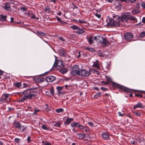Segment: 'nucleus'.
Listing matches in <instances>:
<instances>
[{
    "instance_id": "f257e3e1",
    "label": "nucleus",
    "mask_w": 145,
    "mask_h": 145,
    "mask_svg": "<svg viewBox=\"0 0 145 145\" xmlns=\"http://www.w3.org/2000/svg\"><path fill=\"white\" fill-rule=\"evenodd\" d=\"M23 97L19 98L20 102H23L26 100L27 99H33L37 95V93L34 91H32L30 89H27L23 92Z\"/></svg>"
},
{
    "instance_id": "f03ea898",
    "label": "nucleus",
    "mask_w": 145,
    "mask_h": 145,
    "mask_svg": "<svg viewBox=\"0 0 145 145\" xmlns=\"http://www.w3.org/2000/svg\"><path fill=\"white\" fill-rule=\"evenodd\" d=\"M113 18H108L109 22L107 24L108 26L118 27L120 26V20L119 17L117 15L113 16Z\"/></svg>"
},
{
    "instance_id": "7ed1b4c3",
    "label": "nucleus",
    "mask_w": 145,
    "mask_h": 145,
    "mask_svg": "<svg viewBox=\"0 0 145 145\" xmlns=\"http://www.w3.org/2000/svg\"><path fill=\"white\" fill-rule=\"evenodd\" d=\"M79 69V67L78 65H75L73 66L71 72L72 75L78 76L80 71Z\"/></svg>"
},
{
    "instance_id": "20e7f679",
    "label": "nucleus",
    "mask_w": 145,
    "mask_h": 145,
    "mask_svg": "<svg viewBox=\"0 0 145 145\" xmlns=\"http://www.w3.org/2000/svg\"><path fill=\"white\" fill-rule=\"evenodd\" d=\"M113 86L114 87L122 90L125 92L130 93L131 91V89H130L116 83L114 84H113Z\"/></svg>"
},
{
    "instance_id": "39448f33",
    "label": "nucleus",
    "mask_w": 145,
    "mask_h": 145,
    "mask_svg": "<svg viewBox=\"0 0 145 145\" xmlns=\"http://www.w3.org/2000/svg\"><path fill=\"white\" fill-rule=\"evenodd\" d=\"M90 74V71L86 70L80 69L78 76H81L82 77L88 76Z\"/></svg>"
},
{
    "instance_id": "423d86ee",
    "label": "nucleus",
    "mask_w": 145,
    "mask_h": 145,
    "mask_svg": "<svg viewBox=\"0 0 145 145\" xmlns=\"http://www.w3.org/2000/svg\"><path fill=\"white\" fill-rule=\"evenodd\" d=\"M124 37L126 40L130 41L133 38V36L132 33H126L124 34Z\"/></svg>"
},
{
    "instance_id": "0eeeda50",
    "label": "nucleus",
    "mask_w": 145,
    "mask_h": 145,
    "mask_svg": "<svg viewBox=\"0 0 145 145\" xmlns=\"http://www.w3.org/2000/svg\"><path fill=\"white\" fill-rule=\"evenodd\" d=\"M46 94L47 96L49 97H51L54 95V90L53 87L52 86L48 91L46 92Z\"/></svg>"
},
{
    "instance_id": "6e6552de",
    "label": "nucleus",
    "mask_w": 145,
    "mask_h": 145,
    "mask_svg": "<svg viewBox=\"0 0 145 145\" xmlns=\"http://www.w3.org/2000/svg\"><path fill=\"white\" fill-rule=\"evenodd\" d=\"M94 39L98 42L102 43L104 40V38L100 35L94 37Z\"/></svg>"
},
{
    "instance_id": "1a4fd4ad",
    "label": "nucleus",
    "mask_w": 145,
    "mask_h": 145,
    "mask_svg": "<svg viewBox=\"0 0 145 145\" xmlns=\"http://www.w3.org/2000/svg\"><path fill=\"white\" fill-rule=\"evenodd\" d=\"M78 126L80 129L82 130L84 132H89L90 131L87 126H84L81 125H79Z\"/></svg>"
},
{
    "instance_id": "9d476101",
    "label": "nucleus",
    "mask_w": 145,
    "mask_h": 145,
    "mask_svg": "<svg viewBox=\"0 0 145 145\" xmlns=\"http://www.w3.org/2000/svg\"><path fill=\"white\" fill-rule=\"evenodd\" d=\"M56 79V78L53 76H48L45 79V80L48 82H53Z\"/></svg>"
},
{
    "instance_id": "9b49d317",
    "label": "nucleus",
    "mask_w": 145,
    "mask_h": 145,
    "mask_svg": "<svg viewBox=\"0 0 145 145\" xmlns=\"http://www.w3.org/2000/svg\"><path fill=\"white\" fill-rule=\"evenodd\" d=\"M64 87L57 86L56 89L58 91L57 94L59 95L60 94H64L65 93L64 91H63L62 89Z\"/></svg>"
},
{
    "instance_id": "f8f14e48",
    "label": "nucleus",
    "mask_w": 145,
    "mask_h": 145,
    "mask_svg": "<svg viewBox=\"0 0 145 145\" xmlns=\"http://www.w3.org/2000/svg\"><path fill=\"white\" fill-rule=\"evenodd\" d=\"M101 135L103 138L105 140L108 139L109 137V134L107 132L103 133Z\"/></svg>"
},
{
    "instance_id": "ddd939ff",
    "label": "nucleus",
    "mask_w": 145,
    "mask_h": 145,
    "mask_svg": "<svg viewBox=\"0 0 145 145\" xmlns=\"http://www.w3.org/2000/svg\"><path fill=\"white\" fill-rule=\"evenodd\" d=\"M10 95V94H3L1 97L4 101L7 103V102L8 98H9Z\"/></svg>"
},
{
    "instance_id": "4468645a",
    "label": "nucleus",
    "mask_w": 145,
    "mask_h": 145,
    "mask_svg": "<svg viewBox=\"0 0 145 145\" xmlns=\"http://www.w3.org/2000/svg\"><path fill=\"white\" fill-rule=\"evenodd\" d=\"M52 124L51 125L55 127H61L60 123L59 122H56L55 121H51Z\"/></svg>"
},
{
    "instance_id": "2eb2a0df",
    "label": "nucleus",
    "mask_w": 145,
    "mask_h": 145,
    "mask_svg": "<svg viewBox=\"0 0 145 145\" xmlns=\"http://www.w3.org/2000/svg\"><path fill=\"white\" fill-rule=\"evenodd\" d=\"M129 19V16L126 15H123L121 16V20L123 22H126Z\"/></svg>"
},
{
    "instance_id": "dca6fc26",
    "label": "nucleus",
    "mask_w": 145,
    "mask_h": 145,
    "mask_svg": "<svg viewBox=\"0 0 145 145\" xmlns=\"http://www.w3.org/2000/svg\"><path fill=\"white\" fill-rule=\"evenodd\" d=\"M137 108H144V106L142 105V103H138L136 105H135L133 106V108L134 109Z\"/></svg>"
},
{
    "instance_id": "f3484780",
    "label": "nucleus",
    "mask_w": 145,
    "mask_h": 145,
    "mask_svg": "<svg viewBox=\"0 0 145 145\" xmlns=\"http://www.w3.org/2000/svg\"><path fill=\"white\" fill-rule=\"evenodd\" d=\"M63 66V62L61 61H58L57 62V64H54L53 67L56 68L57 66L61 67V66L62 67Z\"/></svg>"
},
{
    "instance_id": "a211bd4d",
    "label": "nucleus",
    "mask_w": 145,
    "mask_h": 145,
    "mask_svg": "<svg viewBox=\"0 0 145 145\" xmlns=\"http://www.w3.org/2000/svg\"><path fill=\"white\" fill-rule=\"evenodd\" d=\"M21 124L20 122V121H17L16 120L14 121V127L17 129L19 128V126Z\"/></svg>"
},
{
    "instance_id": "6ab92c4d",
    "label": "nucleus",
    "mask_w": 145,
    "mask_h": 145,
    "mask_svg": "<svg viewBox=\"0 0 145 145\" xmlns=\"http://www.w3.org/2000/svg\"><path fill=\"white\" fill-rule=\"evenodd\" d=\"M7 16L1 14L0 15V20L2 22H5L7 20Z\"/></svg>"
},
{
    "instance_id": "aec40b11",
    "label": "nucleus",
    "mask_w": 145,
    "mask_h": 145,
    "mask_svg": "<svg viewBox=\"0 0 145 145\" xmlns=\"http://www.w3.org/2000/svg\"><path fill=\"white\" fill-rule=\"evenodd\" d=\"M67 70H68L67 68H63L60 69L59 72L61 73L64 74L67 72Z\"/></svg>"
},
{
    "instance_id": "412c9836",
    "label": "nucleus",
    "mask_w": 145,
    "mask_h": 145,
    "mask_svg": "<svg viewBox=\"0 0 145 145\" xmlns=\"http://www.w3.org/2000/svg\"><path fill=\"white\" fill-rule=\"evenodd\" d=\"M13 85L14 86V87L18 88H20L22 86L21 82H18L14 83L13 84Z\"/></svg>"
},
{
    "instance_id": "4be33fe9",
    "label": "nucleus",
    "mask_w": 145,
    "mask_h": 145,
    "mask_svg": "<svg viewBox=\"0 0 145 145\" xmlns=\"http://www.w3.org/2000/svg\"><path fill=\"white\" fill-rule=\"evenodd\" d=\"M3 8L6 10H9L10 8V6L8 3H6L3 7Z\"/></svg>"
},
{
    "instance_id": "5701e85b",
    "label": "nucleus",
    "mask_w": 145,
    "mask_h": 145,
    "mask_svg": "<svg viewBox=\"0 0 145 145\" xmlns=\"http://www.w3.org/2000/svg\"><path fill=\"white\" fill-rule=\"evenodd\" d=\"M104 40L103 41V42H102V44H103V45L104 46H105L109 44V42L106 39H105L104 38Z\"/></svg>"
},
{
    "instance_id": "b1692460",
    "label": "nucleus",
    "mask_w": 145,
    "mask_h": 145,
    "mask_svg": "<svg viewBox=\"0 0 145 145\" xmlns=\"http://www.w3.org/2000/svg\"><path fill=\"white\" fill-rule=\"evenodd\" d=\"M78 137L80 139H82L85 137V135L84 133H79L78 134Z\"/></svg>"
},
{
    "instance_id": "393cba45",
    "label": "nucleus",
    "mask_w": 145,
    "mask_h": 145,
    "mask_svg": "<svg viewBox=\"0 0 145 145\" xmlns=\"http://www.w3.org/2000/svg\"><path fill=\"white\" fill-rule=\"evenodd\" d=\"M18 129H19L21 131H23L26 129V127L24 125H23L21 124L19 126V128Z\"/></svg>"
},
{
    "instance_id": "a878e982",
    "label": "nucleus",
    "mask_w": 145,
    "mask_h": 145,
    "mask_svg": "<svg viewBox=\"0 0 145 145\" xmlns=\"http://www.w3.org/2000/svg\"><path fill=\"white\" fill-rule=\"evenodd\" d=\"M88 42L91 45L92 43H93V37L92 36H90L89 37L88 39Z\"/></svg>"
},
{
    "instance_id": "bb28decb",
    "label": "nucleus",
    "mask_w": 145,
    "mask_h": 145,
    "mask_svg": "<svg viewBox=\"0 0 145 145\" xmlns=\"http://www.w3.org/2000/svg\"><path fill=\"white\" fill-rule=\"evenodd\" d=\"M73 120V118H68L66 121L65 123L67 125H68L71 123Z\"/></svg>"
},
{
    "instance_id": "cd10ccee",
    "label": "nucleus",
    "mask_w": 145,
    "mask_h": 145,
    "mask_svg": "<svg viewBox=\"0 0 145 145\" xmlns=\"http://www.w3.org/2000/svg\"><path fill=\"white\" fill-rule=\"evenodd\" d=\"M60 54L61 56H64L66 55L65 51L63 49L60 50Z\"/></svg>"
},
{
    "instance_id": "c85d7f7f",
    "label": "nucleus",
    "mask_w": 145,
    "mask_h": 145,
    "mask_svg": "<svg viewBox=\"0 0 145 145\" xmlns=\"http://www.w3.org/2000/svg\"><path fill=\"white\" fill-rule=\"evenodd\" d=\"M80 125L79 123L77 122H73L71 124L72 127H78V125Z\"/></svg>"
},
{
    "instance_id": "c756f323",
    "label": "nucleus",
    "mask_w": 145,
    "mask_h": 145,
    "mask_svg": "<svg viewBox=\"0 0 145 145\" xmlns=\"http://www.w3.org/2000/svg\"><path fill=\"white\" fill-rule=\"evenodd\" d=\"M129 19L133 21L135 23L137 21V19L134 17L132 16H130L129 17Z\"/></svg>"
},
{
    "instance_id": "7c9ffc66",
    "label": "nucleus",
    "mask_w": 145,
    "mask_h": 145,
    "mask_svg": "<svg viewBox=\"0 0 145 145\" xmlns=\"http://www.w3.org/2000/svg\"><path fill=\"white\" fill-rule=\"evenodd\" d=\"M37 33L38 35L42 36L45 37L46 36V34L43 32L37 31Z\"/></svg>"
},
{
    "instance_id": "2f4dec72",
    "label": "nucleus",
    "mask_w": 145,
    "mask_h": 145,
    "mask_svg": "<svg viewBox=\"0 0 145 145\" xmlns=\"http://www.w3.org/2000/svg\"><path fill=\"white\" fill-rule=\"evenodd\" d=\"M101 93L100 92L96 93L94 96V98H97L98 97H99L101 96Z\"/></svg>"
},
{
    "instance_id": "473e14b6",
    "label": "nucleus",
    "mask_w": 145,
    "mask_h": 145,
    "mask_svg": "<svg viewBox=\"0 0 145 145\" xmlns=\"http://www.w3.org/2000/svg\"><path fill=\"white\" fill-rule=\"evenodd\" d=\"M71 28L74 30H78L79 29V27L77 25H72L71 26Z\"/></svg>"
},
{
    "instance_id": "72a5a7b5",
    "label": "nucleus",
    "mask_w": 145,
    "mask_h": 145,
    "mask_svg": "<svg viewBox=\"0 0 145 145\" xmlns=\"http://www.w3.org/2000/svg\"><path fill=\"white\" fill-rule=\"evenodd\" d=\"M86 49L88 50H89L90 52H94L95 51V50L93 48L89 47H86Z\"/></svg>"
},
{
    "instance_id": "f704fd0d",
    "label": "nucleus",
    "mask_w": 145,
    "mask_h": 145,
    "mask_svg": "<svg viewBox=\"0 0 145 145\" xmlns=\"http://www.w3.org/2000/svg\"><path fill=\"white\" fill-rule=\"evenodd\" d=\"M93 66L98 69H99V66L98 63H94L93 65Z\"/></svg>"
},
{
    "instance_id": "c9c22d12",
    "label": "nucleus",
    "mask_w": 145,
    "mask_h": 145,
    "mask_svg": "<svg viewBox=\"0 0 145 145\" xmlns=\"http://www.w3.org/2000/svg\"><path fill=\"white\" fill-rule=\"evenodd\" d=\"M63 110V109L62 108L57 109L56 110V111L58 113H59L60 112H62Z\"/></svg>"
},
{
    "instance_id": "e433bc0d",
    "label": "nucleus",
    "mask_w": 145,
    "mask_h": 145,
    "mask_svg": "<svg viewBox=\"0 0 145 145\" xmlns=\"http://www.w3.org/2000/svg\"><path fill=\"white\" fill-rule=\"evenodd\" d=\"M84 31L82 29H80L79 28V29L78 30L77 33L79 34H82L84 32Z\"/></svg>"
},
{
    "instance_id": "4c0bfd02",
    "label": "nucleus",
    "mask_w": 145,
    "mask_h": 145,
    "mask_svg": "<svg viewBox=\"0 0 145 145\" xmlns=\"http://www.w3.org/2000/svg\"><path fill=\"white\" fill-rule=\"evenodd\" d=\"M98 55H99V56L101 57H104V56L103 54L101 53V50H99L98 51Z\"/></svg>"
},
{
    "instance_id": "58836bf2",
    "label": "nucleus",
    "mask_w": 145,
    "mask_h": 145,
    "mask_svg": "<svg viewBox=\"0 0 145 145\" xmlns=\"http://www.w3.org/2000/svg\"><path fill=\"white\" fill-rule=\"evenodd\" d=\"M139 36L140 37H142L145 36V32L143 31L140 34Z\"/></svg>"
},
{
    "instance_id": "ea45409f",
    "label": "nucleus",
    "mask_w": 145,
    "mask_h": 145,
    "mask_svg": "<svg viewBox=\"0 0 145 145\" xmlns=\"http://www.w3.org/2000/svg\"><path fill=\"white\" fill-rule=\"evenodd\" d=\"M43 145H51V144L48 141H43Z\"/></svg>"
},
{
    "instance_id": "a19ab883",
    "label": "nucleus",
    "mask_w": 145,
    "mask_h": 145,
    "mask_svg": "<svg viewBox=\"0 0 145 145\" xmlns=\"http://www.w3.org/2000/svg\"><path fill=\"white\" fill-rule=\"evenodd\" d=\"M29 16L32 18H35V14L34 13L30 14Z\"/></svg>"
},
{
    "instance_id": "79ce46f5",
    "label": "nucleus",
    "mask_w": 145,
    "mask_h": 145,
    "mask_svg": "<svg viewBox=\"0 0 145 145\" xmlns=\"http://www.w3.org/2000/svg\"><path fill=\"white\" fill-rule=\"evenodd\" d=\"M42 128L45 130H49V128L48 127H46L45 125H43L42 126Z\"/></svg>"
},
{
    "instance_id": "37998d69",
    "label": "nucleus",
    "mask_w": 145,
    "mask_h": 145,
    "mask_svg": "<svg viewBox=\"0 0 145 145\" xmlns=\"http://www.w3.org/2000/svg\"><path fill=\"white\" fill-rule=\"evenodd\" d=\"M40 110L37 109H35L34 110V111L33 113V114L35 115H37V113L38 112L40 111Z\"/></svg>"
},
{
    "instance_id": "c03bdc74",
    "label": "nucleus",
    "mask_w": 145,
    "mask_h": 145,
    "mask_svg": "<svg viewBox=\"0 0 145 145\" xmlns=\"http://www.w3.org/2000/svg\"><path fill=\"white\" fill-rule=\"evenodd\" d=\"M134 115L137 116H140L141 115V114L139 112H135L134 113Z\"/></svg>"
},
{
    "instance_id": "a18cd8bd",
    "label": "nucleus",
    "mask_w": 145,
    "mask_h": 145,
    "mask_svg": "<svg viewBox=\"0 0 145 145\" xmlns=\"http://www.w3.org/2000/svg\"><path fill=\"white\" fill-rule=\"evenodd\" d=\"M8 110L9 112H12L13 111L14 109L13 108H11L10 107H8Z\"/></svg>"
},
{
    "instance_id": "49530a36",
    "label": "nucleus",
    "mask_w": 145,
    "mask_h": 145,
    "mask_svg": "<svg viewBox=\"0 0 145 145\" xmlns=\"http://www.w3.org/2000/svg\"><path fill=\"white\" fill-rule=\"evenodd\" d=\"M141 6L142 8L145 9V3L143 2L141 4Z\"/></svg>"
},
{
    "instance_id": "de8ad7c7",
    "label": "nucleus",
    "mask_w": 145,
    "mask_h": 145,
    "mask_svg": "<svg viewBox=\"0 0 145 145\" xmlns=\"http://www.w3.org/2000/svg\"><path fill=\"white\" fill-rule=\"evenodd\" d=\"M72 6H73V10H74V8H77L78 7L75 4H74V3H72Z\"/></svg>"
},
{
    "instance_id": "09e8293b",
    "label": "nucleus",
    "mask_w": 145,
    "mask_h": 145,
    "mask_svg": "<svg viewBox=\"0 0 145 145\" xmlns=\"http://www.w3.org/2000/svg\"><path fill=\"white\" fill-rule=\"evenodd\" d=\"M135 96L136 97H142L143 95L141 94H135Z\"/></svg>"
},
{
    "instance_id": "8fccbe9b",
    "label": "nucleus",
    "mask_w": 145,
    "mask_h": 145,
    "mask_svg": "<svg viewBox=\"0 0 145 145\" xmlns=\"http://www.w3.org/2000/svg\"><path fill=\"white\" fill-rule=\"evenodd\" d=\"M20 9L24 11H26L27 10V8L25 7H21L20 8Z\"/></svg>"
},
{
    "instance_id": "3c124183",
    "label": "nucleus",
    "mask_w": 145,
    "mask_h": 145,
    "mask_svg": "<svg viewBox=\"0 0 145 145\" xmlns=\"http://www.w3.org/2000/svg\"><path fill=\"white\" fill-rule=\"evenodd\" d=\"M44 80V78H39L38 79V81L40 82H43Z\"/></svg>"
},
{
    "instance_id": "603ef678",
    "label": "nucleus",
    "mask_w": 145,
    "mask_h": 145,
    "mask_svg": "<svg viewBox=\"0 0 145 145\" xmlns=\"http://www.w3.org/2000/svg\"><path fill=\"white\" fill-rule=\"evenodd\" d=\"M80 52H77L76 53V55L77 57H80Z\"/></svg>"
},
{
    "instance_id": "864d4df0",
    "label": "nucleus",
    "mask_w": 145,
    "mask_h": 145,
    "mask_svg": "<svg viewBox=\"0 0 145 145\" xmlns=\"http://www.w3.org/2000/svg\"><path fill=\"white\" fill-rule=\"evenodd\" d=\"M79 22L80 23H86V22L85 21H82L80 20H78Z\"/></svg>"
},
{
    "instance_id": "5fc2aeb1",
    "label": "nucleus",
    "mask_w": 145,
    "mask_h": 145,
    "mask_svg": "<svg viewBox=\"0 0 145 145\" xmlns=\"http://www.w3.org/2000/svg\"><path fill=\"white\" fill-rule=\"evenodd\" d=\"M136 0H128L127 1L129 3H135Z\"/></svg>"
},
{
    "instance_id": "6e6d98bb",
    "label": "nucleus",
    "mask_w": 145,
    "mask_h": 145,
    "mask_svg": "<svg viewBox=\"0 0 145 145\" xmlns=\"http://www.w3.org/2000/svg\"><path fill=\"white\" fill-rule=\"evenodd\" d=\"M90 71H92L93 72H97V71L96 69H91L89 70V71L90 72Z\"/></svg>"
},
{
    "instance_id": "4d7b16f0",
    "label": "nucleus",
    "mask_w": 145,
    "mask_h": 145,
    "mask_svg": "<svg viewBox=\"0 0 145 145\" xmlns=\"http://www.w3.org/2000/svg\"><path fill=\"white\" fill-rule=\"evenodd\" d=\"M15 141L16 142V143H18L19 142L20 140L19 138H16L15 140Z\"/></svg>"
},
{
    "instance_id": "13d9d810",
    "label": "nucleus",
    "mask_w": 145,
    "mask_h": 145,
    "mask_svg": "<svg viewBox=\"0 0 145 145\" xmlns=\"http://www.w3.org/2000/svg\"><path fill=\"white\" fill-rule=\"evenodd\" d=\"M88 124L89 125L92 127L93 126V123L92 122H89L88 123Z\"/></svg>"
},
{
    "instance_id": "bf43d9fd",
    "label": "nucleus",
    "mask_w": 145,
    "mask_h": 145,
    "mask_svg": "<svg viewBox=\"0 0 145 145\" xmlns=\"http://www.w3.org/2000/svg\"><path fill=\"white\" fill-rule=\"evenodd\" d=\"M101 89L103 91H106L107 90V88H105L104 87H102Z\"/></svg>"
},
{
    "instance_id": "052dcab7",
    "label": "nucleus",
    "mask_w": 145,
    "mask_h": 145,
    "mask_svg": "<svg viewBox=\"0 0 145 145\" xmlns=\"http://www.w3.org/2000/svg\"><path fill=\"white\" fill-rule=\"evenodd\" d=\"M95 15L98 18H100L101 17V15L100 14H96Z\"/></svg>"
},
{
    "instance_id": "680f3d73",
    "label": "nucleus",
    "mask_w": 145,
    "mask_h": 145,
    "mask_svg": "<svg viewBox=\"0 0 145 145\" xmlns=\"http://www.w3.org/2000/svg\"><path fill=\"white\" fill-rule=\"evenodd\" d=\"M135 10H133L132 11L133 14H137V13L136 12Z\"/></svg>"
},
{
    "instance_id": "e2e57ef3",
    "label": "nucleus",
    "mask_w": 145,
    "mask_h": 145,
    "mask_svg": "<svg viewBox=\"0 0 145 145\" xmlns=\"http://www.w3.org/2000/svg\"><path fill=\"white\" fill-rule=\"evenodd\" d=\"M23 87L25 88L28 86V85L25 83H24L23 84Z\"/></svg>"
},
{
    "instance_id": "0e129e2a",
    "label": "nucleus",
    "mask_w": 145,
    "mask_h": 145,
    "mask_svg": "<svg viewBox=\"0 0 145 145\" xmlns=\"http://www.w3.org/2000/svg\"><path fill=\"white\" fill-rule=\"evenodd\" d=\"M59 39L62 41H64V40L63 39V38L62 37H59Z\"/></svg>"
},
{
    "instance_id": "69168bd1",
    "label": "nucleus",
    "mask_w": 145,
    "mask_h": 145,
    "mask_svg": "<svg viewBox=\"0 0 145 145\" xmlns=\"http://www.w3.org/2000/svg\"><path fill=\"white\" fill-rule=\"evenodd\" d=\"M30 138H31L30 137H27V140L28 142H30V140H31Z\"/></svg>"
},
{
    "instance_id": "338daca9",
    "label": "nucleus",
    "mask_w": 145,
    "mask_h": 145,
    "mask_svg": "<svg viewBox=\"0 0 145 145\" xmlns=\"http://www.w3.org/2000/svg\"><path fill=\"white\" fill-rule=\"evenodd\" d=\"M142 22L144 23H145V17H143L142 20Z\"/></svg>"
},
{
    "instance_id": "774afa93",
    "label": "nucleus",
    "mask_w": 145,
    "mask_h": 145,
    "mask_svg": "<svg viewBox=\"0 0 145 145\" xmlns=\"http://www.w3.org/2000/svg\"><path fill=\"white\" fill-rule=\"evenodd\" d=\"M4 71H1V70H0V75H2L3 74V73H4Z\"/></svg>"
}]
</instances>
